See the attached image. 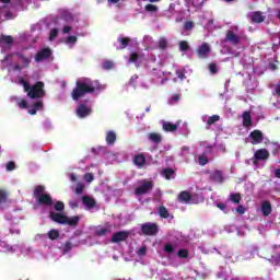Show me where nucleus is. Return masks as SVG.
Here are the masks:
<instances>
[{"label": "nucleus", "instance_id": "52", "mask_svg": "<svg viewBox=\"0 0 280 280\" xmlns=\"http://www.w3.org/2000/svg\"><path fill=\"white\" fill-rule=\"evenodd\" d=\"M178 100H180V96L174 95L172 98H170L168 103L170 104H176V102H178Z\"/></svg>", "mask_w": 280, "mask_h": 280}, {"label": "nucleus", "instance_id": "4", "mask_svg": "<svg viewBox=\"0 0 280 280\" xmlns=\"http://www.w3.org/2000/svg\"><path fill=\"white\" fill-rule=\"evenodd\" d=\"M20 62L22 67H30V62H32V58H27L23 55H8L4 60L2 61L3 65H12V62Z\"/></svg>", "mask_w": 280, "mask_h": 280}, {"label": "nucleus", "instance_id": "8", "mask_svg": "<svg viewBox=\"0 0 280 280\" xmlns=\"http://www.w3.org/2000/svg\"><path fill=\"white\" fill-rule=\"evenodd\" d=\"M12 45H14V38H12V36H8V35L0 36L1 51H8V49H10V47H12Z\"/></svg>", "mask_w": 280, "mask_h": 280}, {"label": "nucleus", "instance_id": "35", "mask_svg": "<svg viewBox=\"0 0 280 280\" xmlns=\"http://www.w3.org/2000/svg\"><path fill=\"white\" fill-rule=\"evenodd\" d=\"M207 163H209V159L207 158V155H200L199 165H207Z\"/></svg>", "mask_w": 280, "mask_h": 280}, {"label": "nucleus", "instance_id": "44", "mask_svg": "<svg viewBox=\"0 0 280 280\" xmlns=\"http://www.w3.org/2000/svg\"><path fill=\"white\" fill-rule=\"evenodd\" d=\"M164 250L165 253H174V246H172V244H166Z\"/></svg>", "mask_w": 280, "mask_h": 280}, {"label": "nucleus", "instance_id": "29", "mask_svg": "<svg viewBox=\"0 0 280 280\" xmlns=\"http://www.w3.org/2000/svg\"><path fill=\"white\" fill-rule=\"evenodd\" d=\"M48 237L49 240H58V237H60V233L58 232V230H51L50 232H48Z\"/></svg>", "mask_w": 280, "mask_h": 280}, {"label": "nucleus", "instance_id": "9", "mask_svg": "<svg viewBox=\"0 0 280 280\" xmlns=\"http://www.w3.org/2000/svg\"><path fill=\"white\" fill-rule=\"evenodd\" d=\"M248 141L253 145H257L264 141V133L260 130H254L249 133Z\"/></svg>", "mask_w": 280, "mask_h": 280}, {"label": "nucleus", "instance_id": "15", "mask_svg": "<svg viewBox=\"0 0 280 280\" xmlns=\"http://www.w3.org/2000/svg\"><path fill=\"white\" fill-rule=\"evenodd\" d=\"M242 119L244 128L253 127V116H250V112H244L242 115Z\"/></svg>", "mask_w": 280, "mask_h": 280}, {"label": "nucleus", "instance_id": "40", "mask_svg": "<svg viewBox=\"0 0 280 280\" xmlns=\"http://www.w3.org/2000/svg\"><path fill=\"white\" fill-rule=\"evenodd\" d=\"M145 10H147V12H156V10H159V9L154 4H147Z\"/></svg>", "mask_w": 280, "mask_h": 280}, {"label": "nucleus", "instance_id": "1", "mask_svg": "<svg viewBox=\"0 0 280 280\" xmlns=\"http://www.w3.org/2000/svg\"><path fill=\"white\" fill-rule=\"evenodd\" d=\"M102 89L104 86L100 85V82L81 78L77 81V88L72 91V98L78 101L80 97H84L86 93H95V91H102Z\"/></svg>", "mask_w": 280, "mask_h": 280}, {"label": "nucleus", "instance_id": "10", "mask_svg": "<svg viewBox=\"0 0 280 280\" xmlns=\"http://www.w3.org/2000/svg\"><path fill=\"white\" fill-rule=\"evenodd\" d=\"M270 156V152L266 149L257 150L254 154V165H257L259 161H268Z\"/></svg>", "mask_w": 280, "mask_h": 280}, {"label": "nucleus", "instance_id": "61", "mask_svg": "<svg viewBox=\"0 0 280 280\" xmlns=\"http://www.w3.org/2000/svg\"><path fill=\"white\" fill-rule=\"evenodd\" d=\"M275 176H276L277 178H280V168L276 170Z\"/></svg>", "mask_w": 280, "mask_h": 280}, {"label": "nucleus", "instance_id": "32", "mask_svg": "<svg viewBox=\"0 0 280 280\" xmlns=\"http://www.w3.org/2000/svg\"><path fill=\"white\" fill-rule=\"evenodd\" d=\"M75 43H78V37L75 36H69L66 39V45H75Z\"/></svg>", "mask_w": 280, "mask_h": 280}, {"label": "nucleus", "instance_id": "62", "mask_svg": "<svg viewBox=\"0 0 280 280\" xmlns=\"http://www.w3.org/2000/svg\"><path fill=\"white\" fill-rule=\"evenodd\" d=\"M14 71H21V66L19 65H15L14 68H13Z\"/></svg>", "mask_w": 280, "mask_h": 280}, {"label": "nucleus", "instance_id": "16", "mask_svg": "<svg viewBox=\"0 0 280 280\" xmlns=\"http://www.w3.org/2000/svg\"><path fill=\"white\" fill-rule=\"evenodd\" d=\"M209 54H211V47L207 43L202 44L198 50L199 58H207Z\"/></svg>", "mask_w": 280, "mask_h": 280}, {"label": "nucleus", "instance_id": "50", "mask_svg": "<svg viewBox=\"0 0 280 280\" xmlns=\"http://www.w3.org/2000/svg\"><path fill=\"white\" fill-rule=\"evenodd\" d=\"M5 198H8L5 191L0 190V202H5Z\"/></svg>", "mask_w": 280, "mask_h": 280}, {"label": "nucleus", "instance_id": "63", "mask_svg": "<svg viewBox=\"0 0 280 280\" xmlns=\"http://www.w3.org/2000/svg\"><path fill=\"white\" fill-rule=\"evenodd\" d=\"M106 234V230H101L100 232H98V235H105Z\"/></svg>", "mask_w": 280, "mask_h": 280}, {"label": "nucleus", "instance_id": "3", "mask_svg": "<svg viewBox=\"0 0 280 280\" xmlns=\"http://www.w3.org/2000/svg\"><path fill=\"white\" fill-rule=\"evenodd\" d=\"M49 218L52 222H58V224H69V226H75L80 222V217H67L62 213L50 212Z\"/></svg>", "mask_w": 280, "mask_h": 280}, {"label": "nucleus", "instance_id": "46", "mask_svg": "<svg viewBox=\"0 0 280 280\" xmlns=\"http://www.w3.org/2000/svg\"><path fill=\"white\" fill-rule=\"evenodd\" d=\"M84 191V185L78 184L75 188V194H82Z\"/></svg>", "mask_w": 280, "mask_h": 280}, {"label": "nucleus", "instance_id": "26", "mask_svg": "<svg viewBox=\"0 0 280 280\" xmlns=\"http://www.w3.org/2000/svg\"><path fill=\"white\" fill-rule=\"evenodd\" d=\"M133 163L138 165V167H141L145 163V158L143 155H136L133 159Z\"/></svg>", "mask_w": 280, "mask_h": 280}, {"label": "nucleus", "instance_id": "6", "mask_svg": "<svg viewBox=\"0 0 280 280\" xmlns=\"http://www.w3.org/2000/svg\"><path fill=\"white\" fill-rule=\"evenodd\" d=\"M154 184L150 180L140 182L139 186L136 188V196H143V194H148V191L152 190Z\"/></svg>", "mask_w": 280, "mask_h": 280}, {"label": "nucleus", "instance_id": "42", "mask_svg": "<svg viewBox=\"0 0 280 280\" xmlns=\"http://www.w3.org/2000/svg\"><path fill=\"white\" fill-rule=\"evenodd\" d=\"M19 108H28L27 102L25 100L18 101Z\"/></svg>", "mask_w": 280, "mask_h": 280}, {"label": "nucleus", "instance_id": "38", "mask_svg": "<svg viewBox=\"0 0 280 280\" xmlns=\"http://www.w3.org/2000/svg\"><path fill=\"white\" fill-rule=\"evenodd\" d=\"M83 178H84V180H85L86 183H93V180H94L95 177L93 176L92 173H86Z\"/></svg>", "mask_w": 280, "mask_h": 280}, {"label": "nucleus", "instance_id": "13", "mask_svg": "<svg viewBox=\"0 0 280 280\" xmlns=\"http://www.w3.org/2000/svg\"><path fill=\"white\" fill-rule=\"evenodd\" d=\"M178 126H180V121H177L176 124H172L168 121L162 122V128L165 130V132H174L175 130H178Z\"/></svg>", "mask_w": 280, "mask_h": 280}, {"label": "nucleus", "instance_id": "14", "mask_svg": "<svg viewBox=\"0 0 280 280\" xmlns=\"http://www.w3.org/2000/svg\"><path fill=\"white\" fill-rule=\"evenodd\" d=\"M249 19H252L253 23H264L266 21V16L259 11L249 13Z\"/></svg>", "mask_w": 280, "mask_h": 280}, {"label": "nucleus", "instance_id": "19", "mask_svg": "<svg viewBox=\"0 0 280 280\" xmlns=\"http://www.w3.org/2000/svg\"><path fill=\"white\" fill-rule=\"evenodd\" d=\"M262 215L268 217L272 213V206L268 201L261 203Z\"/></svg>", "mask_w": 280, "mask_h": 280}, {"label": "nucleus", "instance_id": "34", "mask_svg": "<svg viewBox=\"0 0 280 280\" xmlns=\"http://www.w3.org/2000/svg\"><path fill=\"white\" fill-rule=\"evenodd\" d=\"M129 40H130V39H128V38H126V37L119 38L118 42L121 44L120 49H126V47H128Z\"/></svg>", "mask_w": 280, "mask_h": 280}, {"label": "nucleus", "instance_id": "51", "mask_svg": "<svg viewBox=\"0 0 280 280\" xmlns=\"http://www.w3.org/2000/svg\"><path fill=\"white\" fill-rule=\"evenodd\" d=\"M236 211L237 213H240V215H244V213H246V208H244L243 206H238Z\"/></svg>", "mask_w": 280, "mask_h": 280}, {"label": "nucleus", "instance_id": "45", "mask_svg": "<svg viewBox=\"0 0 280 280\" xmlns=\"http://www.w3.org/2000/svg\"><path fill=\"white\" fill-rule=\"evenodd\" d=\"M188 255H189V252H187V249H180V250L178 252V257L185 258V257H187Z\"/></svg>", "mask_w": 280, "mask_h": 280}, {"label": "nucleus", "instance_id": "17", "mask_svg": "<svg viewBox=\"0 0 280 280\" xmlns=\"http://www.w3.org/2000/svg\"><path fill=\"white\" fill-rule=\"evenodd\" d=\"M78 117H86L91 115V108L86 107V105H80L77 109Z\"/></svg>", "mask_w": 280, "mask_h": 280}, {"label": "nucleus", "instance_id": "23", "mask_svg": "<svg viewBox=\"0 0 280 280\" xmlns=\"http://www.w3.org/2000/svg\"><path fill=\"white\" fill-rule=\"evenodd\" d=\"M116 140L117 135H115V132L113 131H108L106 135V142L108 143V145H113V143H115Z\"/></svg>", "mask_w": 280, "mask_h": 280}, {"label": "nucleus", "instance_id": "37", "mask_svg": "<svg viewBox=\"0 0 280 280\" xmlns=\"http://www.w3.org/2000/svg\"><path fill=\"white\" fill-rule=\"evenodd\" d=\"M159 47H160V49H165V47H167V39H165V38H160V40H159Z\"/></svg>", "mask_w": 280, "mask_h": 280}, {"label": "nucleus", "instance_id": "24", "mask_svg": "<svg viewBox=\"0 0 280 280\" xmlns=\"http://www.w3.org/2000/svg\"><path fill=\"white\" fill-rule=\"evenodd\" d=\"M178 200L180 202H189V200H191V195L187 191H182L178 196Z\"/></svg>", "mask_w": 280, "mask_h": 280}, {"label": "nucleus", "instance_id": "22", "mask_svg": "<svg viewBox=\"0 0 280 280\" xmlns=\"http://www.w3.org/2000/svg\"><path fill=\"white\" fill-rule=\"evenodd\" d=\"M211 178L214 180V183H222L224 180V176L220 171H214L211 175Z\"/></svg>", "mask_w": 280, "mask_h": 280}, {"label": "nucleus", "instance_id": "27", "mask_svg": "<svg viewBox=\"0 0 280 280\" xmlns=\"http://www.w3.org/2000/svg\"><path fill=\"white\" fill-rule=\"evenodd\" d=\"M161 135L160 133H150L149 135V140L152 141L153 143H161Z\"/></svg>", "mask_w": 280, "mask_h": 280}, {"label": "nucleus", "instance_id": "60", "mask_svg": "<svg viewBox=\"0 0 280 280\" xmlns=\"http://www.w3.org/2000/svg\"><path fill=\"white\" fill-rule=\"evenodd\" d=\"M217 207L221 209V211H224V209H226V206L224 203H218Z\"/></svg>", "mask_w": 280, "mask_h": 280}, {"label": "nucleus", "instance_id": "47", "mask_svg": "<svg viewBox=\"0 0 280 280\" xmlns=\"http://www.w3.org/2000/svg\"><path fill=\"white\" fill-rule=\"evenodd\" d=\"M103 69H113V61H105L103 63Z\"/></svg>", "mask_w": 280, "mask_h": 280}, {"label": "nucleus", "instance_id": "54", "mask_svg": "<svg viewBox=\"0 0 280 280\" xmlns=\"http://www.w3.org/2000/svg\"><path fill=\"white\" fill-rule=\"evenodd\" d=\"M194 27V23L192 22H186L185 23V30H191Z\"/></svg>", "mask_w": 280, "mask_h": 280}, {"label": "nucleus", "instance_id": "48", "mask_svg": "<svg viewBox=\"0 0 280 280\" xmlns=\"http://www.w3.org/2000/svg\"><path fill=\"white\" fill-rule=\"evenodd\" d=\"M209 69L211 73H218V66L214 63H210Z\"/></svg>", "mask_w": 280, "mask_h": 280}, {"label": "nucleus", "instance_id": "5", "mask_svg": "<svg viewBox=\"0 0 280 280\" xmlns=\"http://www.w3.org/2000/svg\"><path fill=\"white\" fill-rule=\"evenodd\" d=\"M35 197L37 198L39 205H46V207H51V196L49 194L45 192V187L37 186L35 188Z\"/></svg>", "mask_w": 280, "mask_h": 280}, {"label": "nucleus", "instance_id": "53", "mask_svg": "<svg viewBox=\"0 0 280 280\" xmlns=\"http://www.w3.org/2000/svg\"><path fill=\"white\" fill-rule=\"evenodd\" d=\"M147 248L145 247H141L139 250H138V255L140 256V257H143V255H145V253H147Z\"/></svg>", "mask_w": 280, "mask_h": 280}, {"label": "nucleus", "instance_id": "56", "mask_svg": "<svg viewBox=\"0 0 280 280\" xmlns=\"http://www.w3.org/2000/svg\"><path fill=\"white\" fill-rule=\"evenodd\" d=\"M69 205H70L71 209H77L78 201H70Z\"/></svg>", "mask_w": 280, "mask_h": 280}, {"label": "nucleus", "instance_id": "55", "mask_svg": "<svg viewBox=\"0 0 280 280\" xmlns=\"http://www.w3.org/2000/svg\"><path fill=\"white\" fill-rule=\"evenodd\" d=\"M188 153H189V148H187V147L182 148L183 156H185V154H188Z\"/></svg>", "mask_w": 280, "mask_h": 280}, {"label": "nucleus", "instance_id": "18", "mask_svg": "<svg viewBox=\"0 0 280 280\" xmlns=\"http://www.w3.org/2000/svg\"><path fill=\"white\" fill-rule=\"evenodd\" d=\"M128 237V232H117L112 236V242L117 243V242H124Z\"/></svg>", "mask_w": 280, "mask_h": 280}, {"label": "nucleus", "instance_id": "28", "mask_svg": "<svg viewBox=\"0 0 280 280\" xmlns=\"http://www.w3.org/2000/svg\"><path fill=\"white\" fill-rule=\"evenodd\" d=\"M162 176L166 178V180H170V178H174V171L167 168L162 172Z\"/></svg>", "mask_w": 280, "mask_h": 280}, {"label": "nucleus", "instance_id": "64", "mask_svg": "<svg viewBox=\"0 0 280 280\" xmlns=\"http://www.w3.org/2000/svg\"><path fill=\"white\" fill-rule=\"evenodd\" d=\"M109 3H119V0H108Z\"/></svg>", "mask_w": 280, "mask_h": 280}, {"label": "nucleus", "instance_id": "41", "mask_svg": "<svg viewBox=\"0 0 280 280\" xmlns=\"http://www.w3.org/2000/svg\"><path fill=\"white\" fill-rule=\"evenodd\" d=\"M139 60V55L137 52H133L130 55L128 62H137Z\"/></svg>", "mask_w": 280, "mask_h": 280}, {"label": "nucleus", "instance_id": "31", "mask_svg": "<svg viewBox=\"0 0 280 280\" xmlns=\"http://www.w3.org/2000/svg\"><path fill=\"white\" fill-rule=\"evenodd\" d=\"M159 213H160L161 218H170V212L167 211V208H165L163 206L160 207Z\"/></svg>", "mask_w": 280, "mask_h": 280}, {"label": "nucleus", "instance_id": "30", "mask_svg": "<svg viewBox=\"0 0 280 280\" xmlns=\"http://www.w3.org/2000/svg\"><path fill=\"white\" fill-rule=\"evenodd\" d=\"M230 200L235 205H240V200H242V196H240V194H232L230 196Z\"/></svg>", "mask_w": 280, "mask_h": 280}, {"label": "nucleus", "instance_id": "43", "mask_svg": "<svg viewBox=\"0 0 280 280\" xmlns=\"http://www.w3.org/2000/svg\"><path fill=\"white\" fill-rule=\"evenodd\" d=\"M16 168V164L14 163V162H9L8 164H7V170H8V172H12L13 170H15Z\"/></svg>", "mask_w": 280, "mask_h": 280}, {"label": "nucleus", "instance_id": "36", "mask_svg": "<svg viewBox=\"0 0 280 280\" xmlns=\"http://www.w3.org/2000/svg\"><path fill=\"white\" fill-rule=\"evenodd\" d=\"M56 211H63L65 210V203L62 201H57L55 205Z\"/></svg>", "mask_w": 280, "mask_h": 280}, {"label": "nucleus", "instance_id": "20", "mask_svg": "<svg viewBox=\"0 0 280 280\" xmlns=\"http://www.w3.org/2000/svg\"><path fill=\"white\" fill-rule=\"evenodd\" d=\"M202 121H205L208 126H213L217 121H220V117L218 115H213L211 117L203 116Z\"/></svg>", "mask_w": 280, "mask_h": 280}, {"label": "nucleus", "instance_id": "49", "mask_svg": "<svg viewBox=\"0 0 280 280\" xmlns=\"http://www.w3.org/2000/svg\"><path fill=\"white\" fill-rule=\"evenodd\" d=\"M176 75L179 80H185V72L183 70H177Z\"/></svg>", "mask_w": 280, "mask_h": 280}, {"label": "nucleus", "instance_id": "33", "mask_svg": "<svg viewBox=\"0 0 280 280\" xmlns=\"http://www.w3.org/2000/svg\"><path fill=\"white\" fill-rule=\"evenodd\" d=\"M179 49L180 51H187V49H189V44L186 40L179 42Z\"/></svg>", "mask_w": 280, "mask_h": 280}, {"label": "nucleus", "instance_id": "59", "mask_svg": "<svg viewBox=\"0 0 280 280\" xmlns=\"http://www.w3.org/2000/svg\"><path fill=\"white\" fill-rule=\"evenodd\" d=\"M69 178H70V180H72V183H75V180H78V178L75 177L74 174H70Z\"/></svg>", "mask_w": 280, "mask_h": 280}, {"label": "nucleus", "instance_id": "21", "mask_svg": "<svg viewBox=\"0 0 280 280\" xmlns=\"http://www.w3.org/2000/svg\"><path fill=\"white\" fill-rule=\"evenodd\" d=\"M82 200H83V205H84V207H86V209H93V207H95V199H93L92 197L84 196L82 198Z\"/></svg>", "mask_w": 280, "mask_h": 280}, {"label": "nucleus", "instance_id": "2", "mask_svg": "<svg viewBox=\"0 0 280 280\" xmlns=\"http://www.w3.org/2000/svg\"><path fill=\"white\" fill-rule=\"evenodd\" d=\"M16 84H21L23 86L25 93L31 97V100H38L39 97L45 96V83L37 82L33 86H30V81L25 78H18L14 80Z\"/></svg>", "mask_w": 280, "mask_h": 280}, {"label": "nucleus", "instance_id": "58", "mask_svg": "<svg viewBox=\"0 0 280 280\" xmlns=\"http://www.w3.org/2000/svg\"><path fill=\"white\" fill-rule=\"evenodd\" d=\"M69 32H71V26H65L63 34H69Z\"/></svg>", "mask_w": 280, "mask_h": 280}, {"label": "nucleus", "instance_id": "25", "mask_svg": "<svg viewBox=\"0 0 280 280\" xmlns=\"http://www.w3.org/2000/svg\"><path fill=\"white\" fill-rule=\"evenodd\" d=\"M37 110H43V102H37L34 104V108L28 109L30 115H36Z\"/></svg>", "mask_w": 280, "mask_h": 280}, {"label": "nucleus", "instance_id": "11", "mask_svg": "<svg viewBox=\"0 0 280 280\" xmlns=\"http://www.w3.org/2000/svg\"><path fill=\"white\" fill-rule=\"evenodd\" d=\"M158 232L159 226L154 223H147L142 225V233H144V235H156Z\"/></svg>", "mask_w": 280, "mask_h": 280}, {"label": "nucleus", "instance_id": "7", "mask_svg": "<svg viewBox=\"0 0 280 280\" xmlns=\"http://www.w3.org/2000/svg\"><path fill=\"white\" fill-rule=\"evenodd\" d=\"M240 28L237 26H232L226 34V40L232 43L233 45H237L240 43V36L237 35Z\"/></svg>", "mask_w": 280, "mask_h": 280}, {"label": "nucleus", "instance_id": "57", "mask_svg": "<svg viewBox=\"0 0 280 280\" xmlns=\"http://www.w3.org/2000/svg\"><path fill=\"white\" fill-rule=\"evenodd\" d=\"M144 43H147V45H150V43H152V37L145 36L144 37Z\"/></svg>", "mask_w": 280, "mask_h": 280}, {"label": "nucleus", "instance_id": "12", "mask_svg": "<svg viewBox=\"0 0 280 280\" xmlns=\"http://www.w3.org/2000/svg\"><path fill=\"white\" fill-rule=\"evenodd\" d=\"M48 56H51V50L49 48H44L37 52L35 62H43Z\"/></svg>", "mask_w": 280, "mask_h": 280}, {"label": "nucleus", "instance_id": "39", "mask_svg": "<svg viewBox=\"0 0 280 280\" xmlns=\"http://www.w3.org/2000/svg\"><path fill=\"white\" fill-rule=\"evenodd\" d=\"M58 36V28H52L49 34V40H54Z\"/></svg>", "mask_w": 280, "mask_h": 280}]
</instances>
